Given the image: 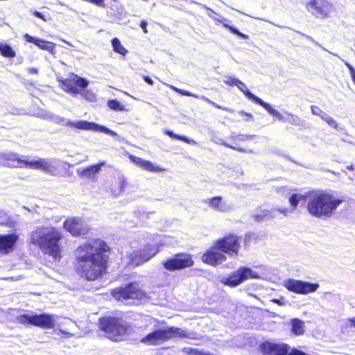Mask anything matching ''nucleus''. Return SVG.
Returning a JSON list of instances; mask_svg holds the SVG:
<instances>
[{
	"mask_svg": "<svg viewBox=\"0 0 355 355\" xmlns=\"http://www.w3.org/2000/svg\"><path fill=\"white\" fill-rule=\"evenodd\" d=\"M109 250L105 241L96 239L80 245L75 251L76 268L88 281H94L105 272Z\"/></svg>",
	"mask_w": 355,
	"mask_h": 355,
	"instance_id": "obj_1",
	"label": "nucleus"
},
{
	"mask_svg": "<svg viewBox=\"0 0 355 355\" xmlns=\"http://www.w3.org/2000/svg\"><path fill=\"white\" fill-rule=\"evenodd\" d=\"M61 232L51 225L35 226L30 233V242L55 259L61 258Z\"/></svg>",
	"mask_w": 355,
	"mask_h": 355,
	"instance_id": "obj_2",
	"label": "nucleus"
},
{
	"mask_svg": "<svg viewBox=\"0 0 355 355\" xmlns=\"http://www.w3.org/2000/svg\"><path fill=\"white\" fill-rule=\"evenodd\" d=\"M343 201L331 191H317L309 196L306 209L309 214L315 218H330Z\"/></svg>",
	"mask_w": 355,
	"mask_h": 355,
	"instance_id": "obj_3",
	"label": "nucleus"
},
{
	"mask_svg": "<svg viewBox=\"0 0 355 355\" xmlns=\"http://www.w3.org/2000/svg\"><path fill=\"white\" fill-rule=\"evenodd\" d=\"M99 328L105 336L114 341L122 340L130 331V327L116 318L99 319Z\"/></svg>",
	"mask_w": 355,
	"mask_h": 355,
	"instance_id": "obj_4",
	"label": "nucleus"
},
{
	"mask_svg": "<svg viewBox=\"0 0 355 355\" xmlns=\"http://www.w3.org/2000/svg\"><path fill=\"white\" fill-rule=\"evenodd\" d=\"M148 334L141 339V342L152 345H157L175 338H189L187 331L181 328L168 327L159 328Z\"/></svg>",
	"mask_w": 355,
	"mask_h": 355,
	"instance_id": "obj_5",
	"label": "nucleus"
},
{
	"mask_svg": "<svg viewBox=\"0 0 355 355\" xmlns=\"http://www.w3.org/2000/svg\"><path fill=\"white\" fill-rule=\"evenodd\" d=\"M62 85L63 89L73 94H81L83 96L89 101H94L96 99L95 95L89 92L88 90L83 91V89L88 86L89 82L78 75L71 73L67 78L60 80Z\"/></svg>",
	"mask_w": 355,
	"mask_h": 355,
	"instance_id": "obj_6",
	"label": "nucleus"
},
{
	"mask_svg": "<svg viewBox=\"0 0 355 355\" xmlns=\"http://www.w3.org/2000/svg\"><path fill=\"white\" fill-rule=\"evenodd\" d=\"M57 315L47 313H26L18 317V320L23 324H30L44 329H51L55 326Z\"/></svg>",
	"mask_w": 355,
	"mask_h": 355,
	"instance_id": "obj_7",
	"label": "nucleus"
},
{
	"mask_svg": "<svg viewBox=\"0 0 355 355\" xmlns=\"http://www.w3.org/2000/svg\"><path fill=\"white\" fill-rule=\"evenodd\" d=\"M260 277L257 272L250 268L242 266L232 272L230 276L223 277L221 282L228 286L236 287L250 279H259Z\"/></svg>",
	"mask_w": 355,
	"mask_h": 355,
	"instance_id": "obj_8",
	"label": "nucleus"
},
{
	"mask_svg": "<svg viewBox=\"0 0 355 355\" xmlns=\"http://www.w3.org/2000/svg\"><path fill=\"white\" fill-rule=\"evenodd\" d=\"M214 248L231 257L236 256L241 248V238L236 235H230L218 239L214 243Z\"/></svg>",
	"mask_w": 355,
	"mask_h": 355,
	"instance_id": "obj_9",
	"label": "nucleus"
},
{
	"mask_svg": "<svg viewBox=\"0 0 355 355\" xmlns=\"http://www.w3.org/2000/svg\"><path fill=\"white\" fill-rule=\"evenodd\" d=\"M191 256L179 253L162 262L164 268L169 271L181 270L193 265Z\"/></svg>",
	"mask_w": 355,
	"mask_h": 355,
	"instance_id": "obj_10",
	"label": "nucleus"
},
{
	"mask_svg": "<svg viewBox=\"0 0 355 355\" xmlns=\"http://www.w3.org/2000/svg\"><path fill=\"white\" fill-rule=\"evenodd\" d=\"M112 295L117 300H125L128 299H141L144 297L145 293L139 288L137 284L131 283L125 287L113 290Z\"/></svg>",
	"mask_w": 355,
	"mask_h": 355,
	"instance_id": "obj_11",
	"label": "nucleus"
},
{
	"mask_svg": "<svg viewBox=\"0 0 355 355\" xmlns=\"http://www.w3.org/2000/svg\"><path fill=\"white\" fill-rule=\"evenodd\" d=\"M284 286L288 291L302 295L313 293L316 291L320 286L317 283H311L295 279L285 280Z\"/></svg>",
	"mask_w": 355,
	"mask_h": 355,
	"instance_id": "obj_12",
	"label": "nucleus"
},
{
	"mask_svg": "<svg viewBox=\"0 0 355 355\" xmlns=\"http://www.w3.org/2000/svg\"><path fill=\"white\" fill-rule=\"evenodd\" d=\"M159 252L156 245H146L140 250L132 252L130 256V261L135 266H139L148 261Z\"/></svg>",
	"mask_w": 355,
	"mask_h": 355,
	"instance_id": "obj_13",
	"label": "nucleus"
},
{
	"mask_svg": "<svg viewBox=\"0 0 355 355\" xmlns=\"http://www.w3.org/2000/svg\"><path fill=\"white\" fill-rule=\"evenodd\" d=\"M64 227L73 236L85 234L89 230L85 221L78 217H71L66 219L64 222Z\"/></svg>",
	"mask_w": 355,
	"mask_h": 355,
	"instance_id": "obj_14",
	"label": "nucleus"
},
{
	"mask_svg": "<svg viewBox=\"0 0 355 355\" xmlns=\"http://www.w3.org/2000/svg\"><path fill=\"white\" fill-rule=\"evenodd\" d=\"M71 128H75L79 130H91L94 132H103L107 135H110L113 137L118 136L117 133L112 131V130L97 124L94 122H89L87 121H72L70 122V126Z\"/></svg>",
	"mask_w": 355,
	"mask_h": 355,
	"instance_id": "obj_15",
	"label": "nucleus"
},
{
	"mask_svg": "<svg viewBox=\"0 0 355 355\" xmlns=\"http://www.w3.org/2000/svg\"><path fill=\"white\" fill-rule=\"evenodd\" d=\"M19 234L14 232L10 234H0V254L6 255L12 252L15 250V246Z\"/></svg>",
	"mask_w": 355,
	"mask_h": 355,
	"instance_id": "obj_16",
	"label": "nucleus"
},
{
	"mask_svg": "<svg viewBox=\"0 0 355 355\" xmlns=\"http://www.w3.org/2000/svg\"><path fill=\"white\" fill-rule=\"evenodd\" d=\"M260 349L263 355H288V345L266 342L261 345Z\"/></svg>",
	"mask_w": 355,
	"mask_h": 355,
	"instance_id": "obj_17",
	"label": "nucleus"
},
{
	"mask_svg": "<svg viewBox=\"0 0 355 355\" xmlns=\"http://www.w3.org/2000/svg\"><path fill=\"white\" fill-rule=\"evenodd\" d=\"M331 8V5L325 0H312L307 4V9L317 17H326Z\"/></svg>",
	"mask_w": 355,
	"mask_h": 355,
	"instance_id": "obj_18",
	"label": "nucleus"
},
{
	"mask_svg": "<svg viewBox=\"0 0 355 355\" xmlns=\"http://www.w3.org/2000/svg\"><path fill=\"white\" fill-rule=\"evenodd\" d=\"M24 167L31 169L41 170L43 172L53 175L55 171V168L51 165V162L46 159H39L37 160L28 161L24 160Z\"/></svg>",
	"mask_w": 355,
	"mask_h": 355,
	"instance_id": "obj_19",
	"label": "nucleus"
},
{
	"mask_svg": "<svg viewBox=\"0 0 355 355\" xmlns=\"http://www.w3.org/2000/svg\"><path fill=\"white\" fill-rule=\"evenodd\" d=\"M18 154L8 152L0 153V164L8 167H24V162Z\"/></svg>",
	"mask_w": 355,
	"mask_h": 355,
	"instance_id": "obj_20",
	"label": "nucleus"
},
{
	"mask_svg": "<svg viewBox=\"0 0 355 355\" xmlns=\"http://www.w3.org/2000/svg\"><path fill=\"white\" fill-rule=\"evenodd\" d=\"M216 250V249L214 248L213 249L207 251L202 257V261L215 266L226 261V256L223 253L218 252Z\"/></svg>",
	"mask_w": 355,
	"mask_h": 355,
	"instance_id": "obj_21",
	"label": "nucleus"
},
{
	"mask_svg": "<svg viewBox=\"0 0 355 355\" xmlns=\"http://www.w3.org/2000/svg\"><path fill=\"white\" fill-rule=\"evenodd\" d=\"M169 87H170V88L171 89H173V91H175V92H177L178 94H180L181 95L187 96H192V97H194L196 98L202 100L205 102L214 105L215 107L220 109V110H225V111H228V112H232L233 111L232 110L229 109L227 107H223V106H221V105L216 103L215 102L212 101L211 100H210L209 98H208L205 96L198 95V94L191 93V92H189L187 90H184V89H179L178 87L173 86V85H169Z\"/></svg>",
	"mask_w": 355,
	"mask_h": 355,
	"instance_id": "obj_22",
	"label": "nucleus"
},
{
	"mask_svg": "<svg viewBox=\"0 0 355 355\" xmlns=\"http://www.w3.org/2000/svg\"><path fill=\"white\" fill-rule=\"evenodd\" d=\"M24 37L28 42L33 43L36 46H37L40 49H41L42 50H46V51L50 52L53 55L55 54V45L54 43L51 42H47V41L39 39L37 37H34L28 33H26L24 35Z\"/></svg>",
	"mask_w": 355,
	"mask_h": 355,
	"instance_id": "obj_23",
	"label": "nucleus"
},
{
	"mask_svg": "<svg viewBox=\"0 0 355 355\" xmlns=\"http://www.w3.org/2000/svg\"><path fill=\"white\" fill-rule=\"evenodd\" d=\"M206 202L211 208L218 211L227 212L232 209L231 205L227 200H223L222 197L220 196L208 199Z\"/></svg>",
	"mask_w": 355,
	"mask_h": 355,
	"instance_id": "obj_24",
	"label": "nucleus"
},
{
	"mask_svg": "<svg viewBox=\"0 0 355 355\" xmlns=\"http://www.w3.org/2000/svg\"><path fill=\"white\" fill-rule=\"evenodd\" d=\"M129 158L131 160V162H132L135 164L140 166L144 170L151 172H160L164 171V169L160 168L159 166H154L151 162L143 159L137 156L130 155L129 156Z\"/></svg>",
	"mask_w": 355,
	"mask_h": 355,
	"instance_id": "obj_25",
	"label": "nucleus"
},
{
	"mask_svg": "<svg viewBox=\"0 0 355 355\" xmlns=\"http://www.w3.org/2000/svg\"><path fill=\"white\" fill-rule=\"evenodd\" d=\"M104 164L105 162H101L98 164L92 165L82 170H78L77 173L83 178L94 181L96 180V175L101 171V167Z\"/></svg>",
	"mask_w": 355,
	"mask_h": 355,
	"instance_id": "obj_26",
	"label": "nucleus"
},
{
	"mask_svg": "<svg viewBox=\"0 0 355 355\" xmlns=\"http://www.w3.org/2000/svg\"><path fill=\"white\" fill-rule=\"evenodd\" d=\"M257 104L262 106L264 109L267 110V112L271 114L272 116L276 117L278 120L282 121L284 122L287 121L288 120L277 110L273 108L271 105L263 101L261 98L257 99Z\"/></svg>",
	"mask_w": 355,
	"mask_h": 355,
	"instance_id": "obj_27",
	"label": "nucleus"
},
{
	"mask_svg": "<svg viewBox=\"0 0 355 355\" xmlns=\"http://www.w3.org/2000/svg\"><path fill=\"white\" fill-rule=\"evenodd\" d=\"M291 331L295 335H302L304 333V323L298 318H294L291 320Z\"/></svg>",
	"mask_w": 355,
	"mask_h": 355,
	"instance_id": "obj_28",
	"label": "nucleus"
},
{
	"mask_svg": "<svg viewBox=\"0 0 355 355\" xmlns=\"http://www.w3.org/2000/svg\"><path fill=\"white\" fill-rule=\"evenodd\" d=\"M214 20L216 21L222 23L224 27L228 28L232 33L239 36L242 39L246 40L248 38V36L247 35L242 33L237 28H236L233 26H231L229 24H227V23H225V21H227V19H225V17H223L222 16H218V17H216V19H214Z\"/></svg>",
	"mask_w": 355,
	"mask_h": 355,
	"instance_id": "obj_29",
	"label": "nucleus"
},
{
	"mask_svg": "<svg viewBox=\"0 0 355 355\" xmlns=\"http://www.w3.org/2000/svg\"><path fill=\"white\" fill-rule=\"evenodd\" d=\"M245 95V96L251 100V101H253L254 102L257 103V99L258 98H260L259 97L255 96L254 94H253L252 93H251L248 89H247V87L246 85H245L244 83H243L242 81L241 80H239V82H237V84L236 85Z\"/></svg>",
	"mask_w": 355,
	"mask_h": 355,
	"instance_id": "obj_30",
	"label": "nucleus"
},
{
	"mask_svg": "<svg viewBox=\"0 0 355 355\" xmlns=\"http://www.w3.org/2000/svg\"><path fill=\"white\" fill-rule=\"evenodd\" d=\"M15 222L12 220L3 210L0 209V225L12 228L15 227Z\"/></svg>",
	"mask_w": 355,
	"mask_h": 355,
	"instance_id": "obj_31",
	"label": "nucleus"
},
{
	"mask_svg": "<svg viewBox=\"0 0 355 355\" xmlns=\"http://www.w3.org/2000/svg\"><path fill=\"white\" fill-rule=\"evenodd\" d=\"M112 45L113 47V50L122 55H125L128 53V50L125 49V47L121 44L120 40L114 37L112 40Z\"/></svg>",
	"mask_w": 355,
	"mask_h": 355,
	"instance_id": "obj_32",
	"label": "nucleus"
},
{
	"mask_svg": "<svg viewBox=\"0 0 355 355\" xmlns=\"http://www.w3.org/2000/svg\"><path fill=\"white\" fill-rule=\"evenodd\" d=\"M0 52L3 56L7 58H14L16 55L15 51L6 44H0Z\"/></svg>",
	"mask_w": 355,
	"mask_h": 355,
	"instance_id": "obj_33",
	"label": "nucleus"
},
{
	"mask_svg": "<svg viewBox=\"0 0 355 355\" xmlns=\"http://www.w3.org/2000/svg\"><path fill=\"white\" fill-rule=\"evenodd\" d=\"M304 199V196L302 194H299V193L293 194L288 199L289 203L291 206V209L294 211L296 209L300 201H301Z\"/></svg>",
	"mask_w": 355,
	"mask_h": 355,
	"instance_id": "obj_34",
	"label": "nucleus"
},
{
	"mask_svg": "<svg viewBox=\"0 0 355 355\" xmlns=\"http://www.w3.org/2000/svg\"><path fill=\"white\" fill-rule=\"evenodd\" d=\"M107 106L114 111H124L125 109V105L116 99L108 101Z\"/></svg>",
	"mask_w": 355,
	"mask_h": 355,
	"instance_id": "obj_35",
	"label": "nucleus"
},
{
	"mask_svg": "<svg viewBox=\"0 0 355 355\" xmlns=\"http://www.w3.org/2000/svg\"><path fill=\"white\" fill-rule=\"evenodd\" d=\"M165 134L171 138L182 140L187 144H196V142L194 141L188 139L187 137L176 135L173 131L169 130H166Z\"/></svg>",
	"mask_w": 355,
	"mask_h": 355,
	"instance_id": "obj_36",
	"label": "nucleus"
},
{
	"mask_svg": "<svg viewBox=\"0 0 355 355\" xmlns=\"http://www.w3.org/2000/svg\"><path fill=\"white\" fill-rule=\"evenodd\" d=\"M272 216V211L267 209L261 210L259 214L254 215V218L257 221H261L264 218H270Z\"/></svg>",
	"mask_w": 355,
	"mask_h": 355,
	"instance_id": "obj_37",
	"label": "nucleus"
},
{
	"mask_svg": "<svg viewBox=\"0 0 355 355\" xmlns=\"http://www.w3.org/2000/svg\"><path fill=\"white\" fill-rule=\"evenodd\" d=\"M272 216V211L267 209L261 210L259 214L254 215V218L257 221H261L264 218H270Z\"/></svg>",
	"mask_w": 355,
	"mask_h": 355,
	"instance_id": "obj_38",
	"label": "nucleus"
},
{
	"mask_svg": "<svg viewBox=\"0 0 355 355\" xmlns=\"http://www.w3.org/2000/svg\"><path fill=\"white\" fill-rule=\"evenodd\" d=\"M52 122H53L58 125L69 127L71 121L64 117L55 114L54 116L53 117Z\"/></svg>",
	"mask_w": 355,
	"mask_h": 355,
	"instance_id": "obj_39",
	"label": "nucleus"
},
{
	"mask_svg": "<svg viewBox=\"0 0 355 355\" xmlns=\"http://www.w3.org/2000/svg\"><path fill=\"white\" fill-rule=\"evenodd\" d=\"M322 120L325 121L331 128H334L335 129L338 128V123L336 121V120L327 113L324 115H323Z\"/></svg>",
	"mask_w": 355,
	"mask_h": 355,
	"instance_id": "obj_40",
	"label": "nucleus"
},
{
	"mask_svg": "<svg viewBox=\"0 0 355 355\" xmlns=\"http://www.w3.org/2000/svg\"><path fill=\"white\" fill-rule=\"evenodd\" d=\"M311 110L313 114L320 116L321 119H322L323 115L326 114V112H324L319 107L315 105H312L311 107Z\"/></svg>",
	"mask_w": 355,
	"mask_h": 355,
	"instance_id": "obj_41",
	"label": "nucleus"
},
{
	"mask_svg": "<svg viewBox=\"0 0 355 355\" xmlns=\"http://www.w3.org/2000/svg\"><path fill=\"white\" fill-rule=\"evenodd\" d=\"M239 80L236 79V78H232V77H226L223 82L226 84V85H230V86H236V84H237V82H239Z\"/></svg>",
	"mask_w": 355,
	"mask_h": 355,
	"instance_id": "obj_42",
	"label": "nucleus"
},
{
	"mask_svg": "<svg viewBox=\"0 0 355 355\" xmlns=\"http://www.w3.org/2000/svg\"><path fill=\"white\" fill-rule=\"evenodd\" d=\"M346 67L349 69L351 78L355 84V69L354 68L347 62L343 60Z\"/></svg>",
	"mask_w": 355,
	"mask_h": 355,
	"instance_id": "obj_43",
	"label": "nucleus"
},
{
	"mask_svg": "<svg viewBox=\"0 0 355 355\" xmlns=\"http://www.w3.org/2000/svg\"><path fill=\"white\" fill-rule=\"evenodd\" d=\"M304 36L306 39H308L309 41L312 42L315 45H316V46H319V47H321V48H322L324 51H327V50L325 48L322 47V46H321V45H320L318 42L315 41V40H314L311 37H310V36H309V35H304ZM328 52H329V53H331V54L334 55H336V56L338 57V55L337 54L333 53H331V51H328Z\"/></svg>",
	"mask_w": 355,
	"mask_h": 355,
	"instance_id": "obj_44",
	"label": "nucleus"
},
{
	"mask_svg": "<svg viewBox=\"0 0 355 355\" xmlns=\"http://www.w3.org/2000/svg\"><path fill=\"white\" fill-rule=\"evenodd\" d=\"M202 8L206 9L207 10V15L211 18L212 19H216V17L214 15V14H216V12L211 8H208L207 6L200 4Z\"/></svg>",
	"mask_w": 355,
	"mask_h": 355,
	"instance_id": "obj_45",
	"label": "nucleus"
},
{
	"mask_svg": "<svg viewBox=\"0 0 355 355\" xmlns=\"http://www.w3.org/2000/svg\"><path fill=\"white\" fill-rule=\"evenodd\" d=\"M288 114L291 116V120L289 121V122L291 123H292L293 125H300V119L297 116L293 115L291 113H288Z\"/></svg>",
	"mask_w": 355,
	"mask_h": 355,
	"instance_id": "obj_46",
	"label": "nucleus"
},
{
	"mask_svg": "<svg viewBox=\"0 0 355 355\" xmlns=\"http://www.w3.org/2000/svg\"><path fill=\"white\" fill-rule=\"evenodd\" d=\"M222 144L224 145L226 147H228V148H230L232 149L236 150H237L239 152L248 153V150L244 149V148H243L236 147V146H231V145L227 144L226 142H223Z\"/></svg>",
	"mask_w": 355,
	"mask_h": 355,
	"instance_id": "obj_47",
	"label": "nucleus"
},
{
	"mask_svg": "<svg viewBox=\"0 0 355 355\" xmlns=\"http://www.w3.org/2000/svg\"><path fill=\"white\" fill-rule=\"evenodd\" d=\"M277 210L284 214L285 216H287L288 214H292L293 212V211L290 208H284V207H282V208H278L277 209Z\"/></svg>",
	"mask_w": 355,
	"mask_h": 355,
	"instance_id": "obj_48",
	"label": "nucleus"
},
{
	"mask_svg": "<svg viewBox=\"0 0 355 355\" xmlns=\"http://www.w3.org/2000/svg\"><path fill=\"white\" fill-rule=\"evenodd\" d=\"M55 114L51 112L46 111L43 113L42 116L44 119L51 121H53V117L54 116Z\"/></svg>",
	"mask_w": 355,
	"mask_h": 355,
	"instance_id": "obj_49",
	"label": "nucleus"
},
{
	"mask_svg": "<svg viewBox=\"0 0 355 355\" xmlns=\"http://www.w3.org/2000/svg\"><path fill=\"white\" fill-rule=\"evenodd\" d=\"M33 13L35 17L42 19L44 21H46L47 20L46 18V16L43 13H42L39 11L35 10L33 12Z\"/></svg>",
	"mask_w": 355,
	"mask_h": 355,
	"instance_id": "obj_50",
	"label": "nucleus"
},
{
	"mask_svg": "<svg viewBox=\"0 0 355 355\" xmlns=\"http://www.w3.org/2000/svg\"><path fill=\"white\" fill-rule=\"evenodd\" d=\"M254 137H255V135H239L238 136V139L239 141H245L248 138H252Z\"/></svg>",
	"mask_w": 355,
	"mask_h": 355,
	"instance_id": "obj_51",
	"label": "nucleus"
},
{
	"mask_svg": "<svg viewBox=\"0 0 355 355\" xmlns=\"http://www.w3.org/2000/svg\"><path fill=\"white\" fill-rule=\"evenodd\" d=\"M140 26H141V28L143 29V31L145 33H148L147 28H146L147 22L145 20H142L141 21V25Z\"/></svg>",
	"mask_w": 355,
	"mask_h": 355,
	"instance_id": "obj_52",
	"label": "nucleus"
},
{
	"mask_svg": "<svg viewBox=\"0 0 355 355\" xmlns=\"http://www.w3.org/2000/svg\"><path fill=\"white\" fill-rule=\"evenodd\" d=\"M28 71L30 73H32V74H37L38 73V69L35 67H30L28 69Z\"/></svg>",
	"mask_w": 355,
	"mask_h": 355,
	"instance_id": "obj_53",
	"label": "nucleus"
},
{
	"mask_svg": "<svg viewBox=\"0 0 355 355\" xmlns=\"http://www.w3.org/2000/svg\"><path fill=\"white\" fill-rule=\"evenodd\" d=\"M144 80H145L148 84H149V85H153V80H152L150 77L145 76H144Z\"/></svg>",
	"mask_w": 355,
	"mask_h": 355,
	"instance_id": "obj_54",
	"label": "nucleus"
},
{
	"mask_svg": "<svg viewBox=\"0 0 355 355\" xmlns=\"http://www.w3.org/2000/svg\"><path fill=\"white\" fill-rule=\"evenodd\" d=\"M239 113L241 115H245V116H247L250 117V119H252V115L251 114H250V113H246V112H244V111H240Z\"/></svg>",
	"mask_w": 355,
	"mask_h": 355,
	"instance_id": "obj_55",
	"label": "nucleus"
},
{
	"mask_svg": "<svg viewBox=\"0 0 355 355\" xmlns=\"http://www.w3.org/2000/svg\"><path fill=\"white\" fill-rule=\"evenodd\" d=\"M348 321L351 323L352 326L355 327V317L352 318H349Z\"/></svg>",
	"mask_w": 355,
	"mask_h": 355,
	"instance_id": "obj_56",
	"label": "nucleus"
},
{
	"mask_svg": "<svg viewBox=\"0 0 355 355\" xmlns=\"http://www.w3.org/2000/svg\"><path fill=\"white\" fill-rule=\"evenodd\" d=\"M119 179H120V183H121V189H122V188H123V184L125 183V178H123V177H121V178H120Z\"/></svg>",
	"mask_w": 355,
	"mask_h": 355,
	"instance_id": "obj_57",
	"label": "nucleus"
},
{
	"mask_svg": "<svg viewBox=\"0 0 355 355\" xmlns=\"http://www.w3.org/2000/svg\"><path fill=\"white\" fill-rule=\"evenodd\" d=\"M251 236V234H246L245 236V242L247 243L248 240V237H250Z\"/></svg>",
	"mask_w": 355,
	"mask_h": 355,
	"instance_id": "obj_58",
	"label": "nucleus"
},
{
	"mask_svg": "<svg viewBox=\"0 0 355 355\" xmlns=\"http://www.w3.org/2000/svg\"><path fill=\"white\" fill-rule=\"evenodd\" d=\"M347 168L349 169V170H353L354 168H353V166L352 165H350V166H347Z\"/></svg>",
	"mask_w": 355,
	"mask_h": 355,
	"instance_id": "obj_59",
	"label": "nucleus"
},
{
	"mask_svg": "<svg viewBox=\"0 0 355 355\" xmlns=\"http://www.w3.org/2000/svg\"><path fill=\"white\" fill-rule=\"evenodd\" d=\"M275 302L278 303L279 304H281L278 300H276Z\"/></svg>",
	"mask_w": 355,
	"mask_h": 355,
	"instance_id": "obj_60",
	"label": "nucleus"
}]
</instances>
